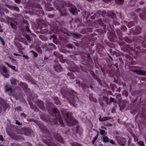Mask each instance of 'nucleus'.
<instances>
[{
    "mask_svg": "<svg viewBox=\"0 0 146 146\" xmlns=\"http://www.w3.org/2000/svg\"><path fill=\"white\" fill-rule=\"evenodd\" d=\"M62 114L63 115L64 118L66 119V121L67 123L69 124V125L72 126L75 124L76 123V121L75 119L72 118L70 120L68 119V113L63 111H61Z\"/></svg>",
    "mask_w": 146,
    "mask_h": 146,
    "instance_id": "f257e3e1",
    "label": "nucleus"
},
{
    "mask_svg": "<svg viewBox=\"0 0 146 146\" xmlns=\"http://www.w3.org/2000/svg\"><path fill=\"white\" fill-rule=\"evenodd\" d=\"M0 69L1 70H2L3 71H1V73L4 77L6 78H8L9 77V75L7 73V70L4 66H1Z\"/></svg>",
    "mask_w": 146,
    "mask_h": 146,
    "instance_id": "f03ea898",
    "label": "nucleus"
},
{
    "mask_svg": "<svg viewBox=\"0 0 146 146\" xmlns=\"http://www.w3.org/2000/svg\"><path fill=\"white\" fill-rule=\"evenodd\" d=\"M126 142V140L123 137H119L117 140V142L118 143L122 146H124Z\"/></svg>",
    "mask_w": 146,
    "mask_h": 146,
    "instance_id": "7ed1b4c3",
    "label": "nucleus"
},
{
    "mask_svg": "<svg viewBox=\"0 0 146 146\" xmlns=\"http://www.w3.org/2000/svg\"><path fill=\"white\" fill-rule=\"evenodd\" d=\"M38 107L42 110H44L45 108L43 106V102L41 101H39L38 103Z\"/></svg>",
    "mask_w": 146,
    "mask_h": 146,
    "instance_id": "20e7f679",
    "label": "nucleus"
},
{
    "mask_svg": "<svg viewBox=\"0 0 146 146\" xmlns=\"http://www.w3.org/2000/svg\"><path fill=\"white\" fill-rule=\"evenodd\" d=\"M5 63L8 66L11 68L13 70H14L15 72H17L18 70L16 69L15 66H12L10 65L9 63L7 62H5Z\"/></svg>",
    "mask_w": 146,
    "mask_h": 146,
    "instance_id": "39448f33",
    "label": "nucleus"
},
{
    "mask_svg": "<svg viewBox=\"0 0 146 146\" xmlns=\"http://www.w3.org/2000/svg\"><path fill=\"white\" fill-rule=\"evenodd\" d=\"M54 68L55 69L56 71L57 72H60L62 70L61 66L60 64H58L56 66L54 67Z\"/></svg>",
    "mask_w": 146,
    "mask_h": 146,
    "instance_id": "423d86ee",
    "label": "nucleus"
},
{
    "mask_svg": "<svg viewBox=\"0 0 146 146\" xmlns=\"http://www.w3.org/2000/svg\"><path fill=\"white\" fill-rule=\"evenodd\" d=\"M102 141L105 143L109 142L110 141V139L108 137L106 136H103L102 137Z\"/></svg>",
    "mask_w": 146,
    "mask_h": 146,
    "instance_id": "0eeeda50",
    "label": "nucleus"
},
{
    "mask_svg": "<svg viewBox=\"0 0 146 146\" xmlns=\"http://www.w3.org/2000/svg\"><path fill=\"white\" fill-rule=\"evenodd\" d=\"M110 117H105L102 118H100L99 120L100 121H106L107 120L110 119Z\"/></svg>",
    "mask_w": 146,
    "mask_h": 146,
    "instance_id": "6e6552de",
    "label": "nucleus"
},
{
    "mask_svg": "<svg viewBox=\"0 0 146 146\" xmlns=\"http://www.w3.org/2000/svg\"><path fill=\"white\" fill-rule=\"evenodd\" d=\"M135 71L138 74L142 75H145L144 72L141 70L136 69L135 70Z\"/></svg>",
    "mask_w": 146,
    "mask_h": 146,
    "instance_id": "1a4fd4ad",
    "label": "nucleus"
},
{
    "mask_svg": "<svg viewBox=\"0 0 146 146\" xmlns=\"http://www.w3.org/2000/svg\"><path fill=\"white\" fill-rule=\"evenodd\" d=\"M53 99L54 101V103L56 104H57V105H60V102L57 97H54V98Z\"/></svg>",
    "mask_w": 146,
    "mask_h": 146,
    "instance_id": "9d476101",
    "label": "nucleus"
},
{
    "mask_svg": "<svg viewBox=\"0 0 146 146\" xmlns=\"http://www.w3.org/2000/svg\"><path fill=\"white\" fill-rule=\"evenodd\" d=\"M69 102L74 107H76V104L75 105L76 102L74 101V99H72L69 101Z\"/></svg>",
    "mask_w": 146,
    "mask_h": 146,
    "instance_id": "9b49d317",
    "label": "nucleus"
},
{
    "mask_svg": "<svg viewBox=\"0 0 146 146\" xmlns=\"http://www.w3.org/2000/svg\"><path fill=\"white\" fill-rule=\"evenodd\" d=\"M58 140V141L61 143L63 142V140L62 137L60 136V135L57 134V137L56 138Z\"/></svg>",
    "mask_w": 146,
    "mask_h": 146,
    "instance_id": "f8f14e48",
    "label": "nucleus"
},
{
    "mask_svg": "<svg viewBox=\"0 0 146 146\" xmlns=\"http://www.w3.org/2000/svg\"><path fill=\"white\" fill-rule=\"evenodd\" d=\"M16 80L15 78H12L11 80V82L12 84L16 85L17 84Z\"/></svg>",
    "mask_w": 146,
    "mask_h": 146,
    "instance_id": "ddd939ff",
    "label": "nucleus"
},
{
    "mask_svg": "<svg viewBox=\"0 0 146 146\" xmlns=\"http://www.w3.org/2000/svg\"><path fill=\"white\" fill-rule=\"evenodd\" d=\"M116 2L118 4L121 5L123 2V0H116Z\"/></svg>",
    "mask_w": 146,
    "mask_h": 146,
    "instance_id": "4468645a",
    "label": "nucleus"
},
{
    "mask_svg": "<svg viewBox=\"0 0 146 146\" xmlns=\"http://www.w3.org/2000/svg\"><path fill=\"white\" fill-rule=\"evenodd\" d=\"M100 133L101 135H105L106 134V133L105 132V131L104 130H101L100 129Z\"/></svg>",
    "mask_w": 146,
    "mask_h": 146,
    "instance_id": "2eb2a0df",
    "label": "nucleus"
},
{
    "mask_svg": "<svg viewBox=\"0 0 146 146\" xmlns=\"http://www.w3.org/2000/svg\"><path fill=\"white\" fill-rule=\"evenodd\" d=\"M138 144L140 146H144V142L141 141H139L138 142Z\"/></svg>",
    "mask_w": 146,
    "mask_h": 146,
    "instance_id": "dca6fc26",
    "label": "nucleus"
},
{
    "mask_svg": "<svg viewBox=\"0 0 146 146\" xmlns=\"http://www.w3.org/2000/svg\"><path fill=\"white\" fill-rule=\"evenodd\" d=\"M98 136V134H97V135L94 137L93 140L92 141V143H94L96 141V140L97 139Z\"/></svg>",
    "mask_w": 146,
    "mask_h": 146,
    "instance_id": "f3484780",
    "label": "nucleus"
},
{
    "mask_svg": "<svg viewBox=\"0 0 146 146\" xmlns=\"http://www.w3.org/2000/svg\"><path fill=\"white\" fill-rule=\"evenodd\" d=\"M5 103V101L2 98H0V104H2Z\"/></svg>",
    "mask_w": 146,
    "mask_h": 146,
    "instance_id": "a211bd4d",
    "label": "nucleus"
},
{
    "mask_svg": "<svg viewBox=\"0 0 146 146\" xmlns=\"http://www.w3.org/2000/svg\"><path fill=\"white\" fill-rule=\"evenodd\" d=\"M129 4L130 6H133L134 5V1H130L129 2Z\"/></svg>",
    "mask_w": 146,
    "mask_h": 146,
    "instance_id": "6ab92c4d",
    "label": "nucleus"
},
{
    "mask_svg": "<svg viewBox=\"0 0 146 146\" xmlns=\"http://www.w3.org/2000/svg\"><path fill=\"white\" fill-rule=\"evenodd\" d=\"M70 11H71L72 14H74L75 12V9L71 8L70 9Z\"/></svg>",
    "mask_w": 146,
    "mask_h": 146,
    "instance_id": "aec40b11",
    "label": "nucleus"
},
{
    "mask_svg": "<svg viewBox=\"0 0 146 146\" xmlns=\"http://www.w3.org/2000/svg\"><path fill=\"white\" fill-rule=\"evenodd\" d=\"M21 84H22V85L23 86V87L24 88H27V86L26 84L23 83H21Z\"/></svg>",
    "mask_w": 146,
    "mask_h": 146,
    "instance_id": "412c9836",
    "label": "nucleus"
},
{
    "mask_svg": "<svg viewBox=\"0 0 146 146\" xmlns=\"http://www.w3.org/2000/svg\"><path fill=\"white\" fill-rule=\"evenodd\" d=\"M52 111L54 113H57L58 112V110L55 108H54L53 109Z\"/></svg>",
    "mask_w": 146,
    "mask_h": 146,
    "instance_id": "4be33fe9",
    "label": "nucleus"
},
{
    "mask_svg": "<svg viewBox=\"0 0 146 146\" xmlns=\"http://www.w3.org/2000/svg\"><path fill=\"white\" fill-rule=\"evenodd\" d=\"M6 90L7 91H9L11 93L13 91V90L11 88H7Z\"/></svg>",
    "mask_w": 146,
    "mask_h": 146,
    "instance_id": "5701e85b",
    "label": "nucleus"
},
{
    "mask_svg": "<svg viewBox=\"0 0 146 146\" xmlns=\"http://www.w3.org/2000/svg\"><path fill=\"white\" fill-rule=\"evenodd\" d=\"M0 40L1 41V42L2 44H3V45H4L5 44V42H4V41L3 39H2V38L0 36Z\"/></svg>",
    "mask_w": 146,
    "mask_h": 146,
    "instance_id": "b1692460",
    "label": "nucleus"
},
{
    "mask_svg": "<svg viewBox=\"0 0 146 146\" xmlns=\"http://www.w3.org/2000/svg\"><path fill=\"white\" fill-rule=\"evenodd\" d=\"M15 109L17 111H20L21 110V108L20 106H19L16 108Z\"/></svg>",
    "mask_w": 146,
    "mask_h": 146,
    "instance_id": "393cba45",
    "label": "nucleus"
},
{
    "mask_svg": "<svg viewBox=\"0 0 146 146\" xmlns=\"http://www.w3.org/2000/svg\"><path fill=\"white\" fill-rule=\"evenodd\" d=\"M10 25L13 28H14L15 27V25L13 23H10Z\"/></svg>",
    "mask_w": 146,
    "mask_h": 146,
    "instance_id": "a878e982",
    "label": "nucleus"
},
{
    "mask_svg": "<svg viewBox=\"0 0 146 146\" xmlns=\"http://www.w3.org/2000/svg\"><path fill=\"white\" fill-rule=\"evenodd\" d=\"M32 52H33V53L35 57H36L38 56V54L37 53L35 52L34 51H32Z\"/></svg>",
    "mask_w": 146,
    "mask_h": 146,
    "instance_id": "bb28decb",
    "label": "nucleus"
},
{
    "mask_svg": "<svg viewBox=\"0 0 146 146\" xmlns=\"http://www.w3.org/2000/svg\"><path fill=\"white\" fill-rule=\"evenodd\" d=\"M26 38L28 40H30V37L28 35H26Z\"/></svg>",
    "mask_w": 146,
    "mask_h": 146,
    "instance_id": "cd10ccee",
    "label": "nucleus"
},
{
    "mask_svg": "<svg viewBox=\"0 0 146 146\" xmlns=\"http://www.w3.org/2000/svg\"><path fill=\"white\" fill-rule=\"evenodd\" d=\"M59 122L60 124H61L62 126H63L64 125L63 124V122L62 120H59Z\"/></svg>",
    "mask_w": 146,
    "mask_h": 146,
    "instance_id": "c85d7f7f",
    "label": "nucleus"
},
{
    "mask_svg": "<svg viewBox=\"0 0 146 146\" xmlns=\"http://www.w3.org/2000/svg\"><path fill=\"white\" fill-rule=\"evenodd\" d=\"M77 132L76 133V136H78V135H79L80 136H81L82 135V133H78V130H77Z\"/></svg>",
    "mask_w": 146,
    "mask_h": 146,
    "instance_id": "c756f323",
    "label": "nucleus"
},
{
    "mask_svg": "<svg viewBox=\"0 0 146 146\" xmlns=\"http://www.w3.org/2000/svg\"><path fill=\"white\" fill-rule=\"evenodd\" d=\"M110 142L113 145L115 144V142L112 140H111L110 141Z\"/></svg>",
    "mask_w": 146,
    "mask_h": 146,
    "instance_id": "7c9ffc66",
    "label": "nucleus"
},
{
    "mask_svg": "<svg viewBox=\"0 0 146 146\" xmlns=\"http://www.w3.org/2000/svg\"><path fill=\"white\" fill-rule=\"evenodd\" d=\"M129 24H130V25H130V26H129V27H131V26H133L134 25L133 23V22H131Z\"/></svg>",
    "mask_w": 146,
    "mask_h": 146,
    "instance_id": "2f4dec72",
    "label": "nucleus"
},
{
    "mask_svg": "<svg viewBox=\"0 0 146 146\" xmlns=\"http://www.w3.org/2000/svg\"><path fill=\"white\" fill-rule=\"evenodd\" d=\"M138 29V31H139V32H140L141 31V28L139 27H137Z\"/></svg>",
    "mask_w": 146,
    "mask_h": 146,
    "instance_id": "473e14b6",
    "label": "nucleus"
},
{
    "mask_svg": "<svg viewBox=\"0 0 146 146\" xmlns=\"http://www.w3.org/2000/svg\"><path fill=\"white\" fill-rule=\"evenodd\" d=\"M104 1L106 2H110L111 0H103Z\"/></svg>",
    "mask_w": 146,
    "mask_h": 146,
    "instance_id": "72a5a7b5",
    "label": "nucleus"
},
{
    "mask_svg": "<svg viewBox=\"0 0 146 146\" xmlns=\"http://www.w3.org/2000/svg\"><path fill=\"white\" fill-rule=\"evenodd\" d=\"M0 140L2 141H3L4 140L3 136L1 135H0Z\"/></svg>",
    "mask_w": 146,
    "mask_h": 146,
    "instance_id": "f704fd0d",
    "label": "nucleus"
},
{
    "mask_svg": "<svg viewBox=\"0 0 146 146\" xmlns=\"http://www.w3.org/2000/svg\"><path fill=\"white\" fill-rule=\"evenodd\" d=\"M70 78H71V79H73L74 78V77L73 75H72L71 76H70Z\"/></svg>",
    "mask_w": 146,
    "mask_h": 146,
    "instance_id": "c9c22d12",
    "label": "nucleus"
},
{
    "mask_svg": "<svg viewBox=\"0 0 146 146\" xmlns=\"http://www.w3.org/2000/svg\"><path fill=\"white\" fill-rule=\"evenodd\" d=\"M23 57L24 58H26V59H29V57H28V56H26V55H23Z\"/></svg>",
    "mask_w": 146,
    "mask_h": 146,
    "instance_id": "e433bc0d",
    "label": "nucleus"
},
{
    "mask_svg": "<svg viewBox=\"0 0 146 146\" xmlns=\"http://www.w3.org/2000/svg\"><path fill=\"white\" fill-rule=\"evenodd\" d=\"M15 1L17 3H19L20 2V0H15Z\"/></svg>",
    "mask_w": 146,
    "mask_h": 146,
    "instance_id": "4c0bfd02",
    "label": "nucleus"
},
{
    "mask_svg": "<svg viewBox=\"0 0 146 146\" xmlns=\"http://www.w3.org/2000/svg\"><path fill=\"white\" fill-rule=\"evenodd\" d=\"M114 99L113 98H112L111 97L110 98V100L111 102L114 101Z\"/></svg>",
    "mask_w": 146,
    "mask_h": 146,
    "instance_id": "58836bf2",
    "label": "nucleus"
},
{
    "mask_svg": "<svg viewBox=\"0 0 146 146\" xmlns=\"http://www.w3.org/2000/svg\"><path fill=\"white\" fill-rule=\"evenodd\" d=\"M21 116H24V117H25L26 115V114H25L24 113H22L21 114Z\"/></svg>",
    "mask_w": 146,
    "mask_h": 146,
    "instance_id": "ea45409f",
    "label": "nucleus"
},
{
    "mask_svg": "<svg viewBox=\"0 0 146 146\" xmlns=\"http://www.w3.org/2000/svg\"><path fill=\"white\" fill-rule=\"evenodd\" d=\"M16 123L19 125H21L20 122L18 121H16Z\"/></svg>",
    "mask_w": 146,
    "mask_h": 146,
    "instance_id": "a19ab883",
    "label": "nucleus"
},
{
    "mask_svg": "<svg viewBox=\"0 0 146 146\" xmlns=\"http://www.w3.org/2000/svg\"><path fill=\"white\" fill-rule=\"evenodd\" d=\"M13 54L15 56H20V55L19 54H17V53H14Z\"/></svg>",
    "mask_w": 146,
    "mask_h": 146,
    "instance_id": "79ce46f5",
    "label": "nucleus"
},
{
    "mask_svg": "<svg viewBox=\"0 0 146 146\" xmlns=\"http://www.w3.org/2000/svg\"><path fill=\"white\" fill-rule=\"evenodd\" d=\"M26 29L28 31V32L30 31V30L29 27H27L26 28Z\"/></svg>",
    "mask_w": 146,
    "mask_h": 146,
    "instance_id": "37998d69",
    "label": "nucleus"
},
{
    "mask_svg": "<svg viewBox=\"0 0 146 146\" xmlns=\"http://www.w3.org/2000/svg\"><path fill=\"white\" fill-rule=\"evenodd\" d=\"M2 111V108L1 107H0V113H1Z\"/></svg>",
    "mask_w": 146,
    "mask_h": 146,
    "instance_id": "c03bdc74",
    "label": "nucleus"
},
{
    "mask_svg": "<svg viewBox=\"0 0 146 146\" xmlns=\"http://www.w3.org/2000/svg\"><path fill=\"white\" fill-rule=\"evenodd\" d=\"M120 18H121V19H123V18L122 17H121V15H120Z\"/></svg>",
    "mask_w": 146,
    "mask_h": 146,
    "instance_id": "a18cd8bd",
    "label": "nucleus"
},
{
    "mask_svg": "<svg viewBox=\"0 0 146 146\" xmlns=\"http://www.w3.org/2000/svg\"><path fill=\"white\" fill-rule=\"evenodd\" d=\"M109 57H110V59H112V57H111V56H109Z\"/></svg>",
    "mask_w": 146,
    "mask_h": 146,
    "instance_id": "49530a36",
    "label": "nucleus"
},
{
    "mask_svg": "<svg viewBox=\"0 0 146 146\" xmlns=\"http://www.w3.org/2000/svg\"><path fill=\"white\" fill-rule=\"evenodd\" d=\"M73 94H76L75 92H73Z\"/></svg>",
    "mask_w": 146,
    "mask_h": 146,
    "instance_id": "de8ad7c7",
    "label": "nucleus"
},
{
    "mask_svg": "<svg viewBox=\"0 0 146 146\" xmlns=\"http://www.w3.org/2000/svg\"><path fill=\"white\" fill-rule=\"evenodd\" d=\"M90 54H88V57H90Z\"/></svg>",
    "mask_w": 146,
    "mask_h": 146,
    "instance_id": "09e8293b",
    "label": "nucleus"
},
{
    "mask_svg": "<svg viewBox=\"0 0 146 146\" xmlns=\"http://www.w3.org/2000/svg\"><path fill=\"white\" fill-rule=\"evenodd\" d=\"M76 145L77 146H78L79 145V144H78V143H76Z\"/></svg>",
    "mask_w": 146,
    "mask_h": 146,
    "instance_id": "8fccbe9b",
    "label": "nucleus"
},
{
    "mask_svg": "<svg viewBox=\"0 0 146 146\" xmlns=\"http://www.w3.org/2000/svg\"><path fill=\"white\" fill-rule=\"evenodd\" d=\"M30 106H31V108L32 109H33V108H32V106H31V104H30Z\"/></svg>",
    "mask_w": 146,
    "mask_h": 146,
    "instance_id": "3c124183",
    "label": "nucleus"
},
{
    "mask_svg": "<svg viewBox=\"0 0 146 146\" xmlns=\"http://www.w3.org/2000/svg\"><path fill=\"white\" fill-rule=\"evenodd\" d=\"M0 146H4V145H0Z\"/></svg>",
    "mask_w": 146,
    "mask_h": 146,
    "instance_id": "603ef678",
    "label": "nucleus"
},
{
    "mask_svg": "<svg viewBox=\"0 0 146 146\" xmlns=\"http://www.w3.org/2000/svg\"><path fill=\"white\" fill-rule=\"evenodd\" d=\"M69 74H69V73H68V76H70V75H69Z\"/></svg>",
    "mask_w": 146,
    "mask_h": 146,
    "instance_id": "864d4df0",
    "label": "nucleus"
},
{
    "mask_svg": "<svg viewBox=\"0 0 146 146\" xmlns=\"http://www.w3.org/2000/svg\"><path fill=\"white\" fill-rule=\"evenodd\" d=\"M75 35V36H77V35Z\"/></svg>",
    "mask_w": 146,
    "mask_h": 146,
    "instance_id": "5fc2aeb1",
    "label": "nucleus"
},
{
    "mask_svg": "<svg viewBox=\"0 0 146 146\" xmlns=\"http://www.w3.org/2000/svg\"><path fill=\"white\" fill-rule=\"evenodd\" d=\"M48 111H49V112H50V111L49 110H48Z\"/></svg>",
    "mask_w": 146,
    "mask_h": 146,
    "instance_id": "6e6d98bb",
    "label": "nucleus"
},
{
    "mask_svg": "<svg viewBox=\"0 0 146 146\" xmlns=\"http://www.w3.org/2000/svg\"><path fill=\"white\" fill-rule=\"evenodd\" d=\"M62 92V94H63V92Z\"/></svg>",
    "mask_w": 146,
    "mask_h": 146,
    "instance_id": "4d7b16f0",
    "label": "nucleus"
},
{
    "mask_svg": "<svg viewBox=\"0 0 146 146\" xmlns=\"http://www.w3.org/2000/svg\"><path fill=\"white\" fill-rule=\"evenodd\" d=\"M54 146H57L56 145H54Z\"/></svg>",
    "mask_w": 146,
    "mask_h": 146,
    "instance_id": "13d9d810",
    "label": "nucleus"
}]
</instances>
